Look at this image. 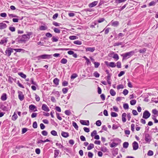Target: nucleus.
Instances as JSON below:
<instances>
[{
	"mask_svg": "<svg viewBox=\"0 0 158 158\" xmlns=\"http://www.w3.org/2000/svg\"><path fill=\"white\" fill-rule=\"evenodd\" d=\"M134 51H131L129 52L123 54L121 55L123 57V60L126 58H128L133 55L135 53Z\"/></svg>",
	"mask_w": 158,
	"mask_h": 158,
	"instance_id": "obj_1",
	"label": "nucleus"
},
{
	"mask_svg": "<svg viewBox=\"0 0 158 158\" xmlns=\"http://www.w3.org/2000/svg\"><path fill=\"white\" fill-rule=\"evenodd\" d=\"M31 32H29L27 35H22L21 39V41L22 42H26L30 38V36L31 35Z\"/></svg>",
	"mask_w": 158,
	"mask_h": 158,
	"instance_id": "obj_2",
	"label": "nucleus"
},
{
	"mask_svg": "<svg viewBox=\"0 0 158 158\" xmlns=\"http://www.w3.org/2000/svg\"><path fill=\"white\" fill-rule=\"evenodd\" d=\"M13 50L14 49L10 48L7 49L5 52L6 54L8 56H9L10 55L11 52H13Z\"/></svg>",
	"mask_w": 158,
	"mask_h": 158,
	"instance_id": "obj_3",
	"label": "nucleus"
},
{
	"mask_svg": "<svg viewBox=\"0 0 158 158\" xmlns=\"http://www.w3.org/2000/svg\"><path fill=\"white\" fill-rule=\"evenodd\" d=\"M38 57L42 59H50L52 58V55H43L38 56Z\"/></svg>",
	"mask_w": 158,
	"mask_h": 158,
	"instance_id": "obj_4",
	"label": "nucleus"
},
{
	"mask_svg": "<svg viewBox=\"0 0 158 158\" xmlns=\"http://www.w3.org/2000/svg\"><path fill=\"white\" fill-rule=\"evenodd\" d=\"M150 114L148 111L146 110L143 113V118L145 119H147L150 116Z\"/></svg>",
	"mask_w": 158,
	"mask_h": 158,
	"instance_id": "obj_5",
	"label": "nucleus"
},
{
	"mask_svg": "<svg viewBox=\"0 0 158 158\" xmlns=\"http://www.w3.org/2000/svg\"><path fill=\"white\" fill-rule=\"evenodd\" d=\"M18 93L19 94V98L20 101H23L24 98V96L23 94V92L21 91H18Z\"/></svg>",
	"mask_w": 158,
	"mask_h": 158,
	"instance_id": "obj_6",
	"label": "nucleus"
},
{
	"mask_svg": "<svg viewBox=\"0 0 158 158\" xmlns=\"http://www.w3.org/2000/svg\"><path fill=\"white\" fill-rule=\"evenodd\" d=\"M85 51L86 52L89 51L91 52H93L95 50L94 47H86L85 48Z\"/></svg>",
	"mask_w": 158,
	"mask_h": 158,
	"instance_id": "obj_7",
	"label": "nucleus"
},
{
	"mask_svg": "<svg viewBox=\"0 0 158 158\" xmlns=\"http://www.w3.org/2000/svg\"><path fill=\"white\" fill-rule=\"evenodd\" d=\"M132 145L133 149L134 150H135L138 149V144L136 142L134 141Z\"/></svg>",
	"mask_w": 158,
	"mask_h": 158,
	"instance_id": "obj_8",
	"label": "nucleus"
},
{
	"mask_svg": "<svg viewBox=\"0 0 158 158\" xmlns=\"http://www.w3.org/2000/svg\"><path fill=\"white\" fill-rule=\"evenodd\" d=\"M80 123L83 125L89 126V122L88 120L85 121L84 120H80Z\"/></svg>",
	"mask_w": 158,
	"mask_h": 158,
	"instance_id": "obj_9",
	"label": "nucleus"
},
{
	"mask_svg": "<svg viewBox=\"0 0 158 158\" xmlns=\"http://www.w3.org/2000/svg\"><path fill=\"white\" fill-rule=\"evenodd\" d=\"M98 3V1H94L89 4V7H93L95 6Z\"/></svg>",
	"mask_w": 158,
	"mask_h": 158,
	"instance_id": "obj_10",
	"label": "nucleus"
},
{
	"mask_svg": "<svg viewBox=\"0 0 158 158\" xmlns=\"http://www.w3.org/2000/svg\"><path fill=\"white\" fill-rule=\"evenodd\" d=\"M145 141L147 142H150L151 141V137L148 134H147L145 135Z\"/></svg>",
	"mask_w": 158,
	"mask_h": 158,
	"instance_id": "obj_11",
	"label": "nucleus"
},
{
	"mask_svg": "<svg viewBox=\"0 0 158 158\" xmlns=\"http://www.w3.org/2000/svg\"><path fill=\"white\" fill-rule=\"evenodd\" d=\"M126 115L127 114L126 113H123L122 114V120L123 123H125L126 121Z\"/></svg>",
	"mask_w": 158,
	"mask_h": 158,
	"instance_id": "obj_12",
	"label": "nucleus"
},
{
	"mask_svg": "<svg viewBox=\"0 0 158 158\" xmlns=\"http://www.w3.org/2000/svg\"><path fill=\"white\" fill-rule=\"evenodd\" d=\"M1 99L3 101H4L7 99V95L6 93H3L1 97Z\"/></svg>",
	"mask_w": 158,
	"mask_h": 158,
	"instance_id": "obj_13",
	"label": "nucleus"
},
{
	"mask_svg": "<svg viewBox=\"0 0 158 158\" xmlns=\"http://www.w3.org/2000/svg\"><path fill=\"white\" fill-rule=\"evenodd\" d=\"M61 135L64 137L67 138L69 136V134L68 132L62 131L61 133Z\"/></svg>",
	"mask_w": 158,
	"mask_h": 158,
	"instance_id": "obj_14",
	"label": "nucleus"
},
{
	"mask_svg": "<svg viewBox=\"0 0 158 158\" xmlns=\"http://www.w3.org/2000/svg\"><path fill=\"white\" fill-rule=\"evenodd\" d=\"M7 40L6 38H3L0 41V44H6L7 42Z\"/></svg>",
	"mask_w": 158,
	"mask_h": 158,
	"instance_id": "obj_15",
	"label": "nucleus"
},
{
	"mask_svg": "<svg viewBox=\"0 0 158 158\" xmlns=\"http://www.w3.org/2000/svg\"><path fill=\"white\" fill-rule=\"evenodd\" d=\"M112 25L114 27H117L119 24V23L118 21H113L111 22Z\"/></svg>",
	"mask_w": 158,
	"mask_h": 158,
	"instance_id": "obj_16",
	"label": "nucleus"
},
{
	"mask_svg": "<svg viewBox=\"0 0 158 158\" xmlns=\"http://www.w3.org/2000/svg\"><path fill=\"white\" fill-rule=\"evenodd\" d=\"M6 25L5 23H0V29H3L6 28Z\"/></svg>",
	"mask_w": 158,
	"mask_h": 158,
	"instance_id": "obj_17",
	"label": "nucleus"
},
{
	"mask_svg": "<svg viewBox=\"0 0 158 158\" xmlns=\"http://www.w3.org/2000/svg\"><path fill=\"white\" fill-rule=\"evenodd\" d=\"M14 50H15L16 52H25V50L23 49H14Z\"/></svg>",
	"mask_w": 158,
	"mask_h": 158,
	"instance_id": "obj_18",
	"label": "nucleus"
},
{
	"mask_svg": "<svg viewBox=\"0 0 158 158\" xmlns=\"http://www.w3.org/2000/svg\"><path fill=\"white\" fill-rule=\"evenodd\" d=\"M110 93L112 96H114L116 94V92L112 89L110 90Z\"/></svg>",
	"mask_w": 158,
	"mask_h": 158,
	"instance_id": "obj_19",
	"label": "nucleus"
},
{
	"mask_svg": "<svg viewBox=\"0 0 158 158\" xmlns=\"http://www.w3.org/2000/svg\"><path fill=\"white\" fill-rule=\"evenodd\" d=\"M59 37L53 36L52 38V40L53 42H56L58 41Z\"/></svg>",
	"mask_w": 158,
	"mask_h": 158,
	"instance_id": "obj_20",
	"label": "nucleus"
},
{
	"mask_svg": "<svg viewBox=\"0 0 158 158\" xmlns=\"http://www.w3.org/2000/svg\"><path fill=\"white\" fill-rule=\"evenodd\" d=\"M59 80L57 78H55L53 80V83L56 85H59Z\"/></svg>",
	"mask_w": 158,
	"mask_h": 158,
	"instance_id": "obj_21",
	"label": "nucleus"
},
{
	"mask_svg": "<svg viewBox=\"0 0 158 158\" xmlns=\"http://www.w3.org/2000/svg\"><path fill=\"white\" fill-rule=\"evenodd\" d=\"M152 112L156 116H158V110L157 109H153Z\"/></svg>",
	"mask_w": 158,
	"mask_h": 158,
	"instance_id": "obj_22",
	"label": "nucleus"
},
{
	"mask_svg": "<svg viewBox=\"0 0 158 158\" xmlns=\"http://www.w3.org/2000/svg\"><path fill=\"white\" fill-rule=\"evenodd\" d=\"M94 147V145L93 143H90L87 149L88 150H90Z\"/></svg>",
	"mask_w": 158,
	"mask_h": 158,
	"instance_id": "obj_23",
	"label": "nucleus"
},
{
	"mask_svg": "<svg viewBox=\"0 0 158 158\" xmlns=\"http://www.w3.org/2000/svg\"><path fill=\"white\" fill-rule=\"evenodd\" d=\"M109 66L112 68H114L116 66V65L114 62H110L109 63Z\"/></svg>",
	"mask_w": 158,
	"mask_h": 158,
	"instance_id": "obj_24",
	"label": "nucleus"
},
{
	"mask_svg": "<svg viewBox=\"0 0 158 158\" xmlns=\"http://www.w3.org/2000/svg\"><path fill=\"white\" fill-rule=\"evenodd\" d=\"M67 60L65 58H63L60 61V63L62 64H65L67 62Z\"/></svg>",
	"mask_w": 158,
	"mask_h": 158,
	"instance_id": "obj_25",
	"label": "nucleus"
},
{
	"mask_svg": "<svg viewBox=\"0 0 158 158\" xmlns=\"http://www.w3.org/2000/svg\"><path fill=\"white\" fill-rule=\"evenodd\" d=\"M73 43L75 44L78 45H81L82 44V42L80 41L77 40L74 41L73 42Z\"/></svg>",
	"mask_w": 158,
	"mask_h": 158,
	"instance_id": "obj_26",
	"label": "nucleus"
},
{
	"mask_svg": "<svg viewBox=\"0 0 158 158\" xmlns=\"http://www.w3.org/2000/svg\"><path fill=\"white\" fill-rule=\"evenodd\" d=\"M18 74L20 76H21L23 78H25L26 77V75L23 74V73L22 72L19 73Z\"/></svg>",
	"mask_w": 158,
	"mask_h": 158,
	"instance_id": "obj_27",
	"label": "nucleus"
},
{
	"mask_svg": "<svg viewBox=\"0 0 158 158\" xmlns=\"http://www.w3.org/2000/svg\"><path fill=\"white\" fill-rule=\"evenodd\" d=\"M52 94L55 95L56 97H59L60 96V94L59 92L58 91H53Z\"/></svg>",
	"mask_w": 158,
	"mask_h": 158,
	"instance_id": "obj_28",
	"label": "nucleus"
},
{
	"mask_svg": "<svg viewBox=\"0 0 158 158\" xmlns=\"http://www.w3.org/2000/svg\"><path fill=\"white\" fill-rule=\"evenodd\" d=\"M113 58L115 59L116 60H117L119 59V56L118 55L116 54H114V55L113 56Z\"/></svg>",
	"mask_w": 158,
	"mask_h": 158,
	"instance_id": "obj_29",
	"label": "nucleus"
},
{
	"mask_svg": "<svg viewBox=\"0 0 158 158\" xmlns=\"http://www.w3.org/2000/svg\"><path fill=\"white\" fill-rule=\"evenodd\" d=\"M129 143L127 142H125L123 143V147L124 148H127L128 146Z\"/></svg>",
	"mask_w": 158,
	"mask_h": 158,
	"instance_id": "obj_30",
	"label": "nucleus"
},
{
	"mask_svg": "<svg viewBox=\"0 0 158 158\" xmlns=\"http://www.w3.org/2000/svg\"><path fill=\"white\" fill-rule=\"evenodd\" d=\"M127 0H115V2L117 3H120L122 2H124L126 1Z\"/></svg>",
	"mask_w": 158,
	"mask_h": 158,
	"instance_id": "obj_31",
	"label": "nucleus"
},
{
	"mask_svg": "<svg viewBox=\"0 0 158 158\" xmlns=\"http://www.w3.org/2000/svg\"><path fill=\"white\" fill-rule=\"evenodd\" d=\"M69 39L71 40H74L78 39V37L76 36L72 35L69 37Z\"/></svg>",
	"mask_w": 158,
	"mask_h": 158,
	"instance_id": "obj_32",
	"label": "nucleus"
},
{
	"mask_svg": "<svg viewBox=\"0 0 158 158\" xmlns=\"http://www.w3.org/2000/svg\"><path fill=\"white\" fill-rule=\"evenodd\" d=\"M54 31L56 33H60V29L57 28H54Z\"/></svg>",
	"mask_w": 158,
	"mask_h": 158,
	"instance_id": "obj_33",
	"label": "nucleus"
},
{
	"mask_svg": "<svg viewBox=\"0 0 158 158\" xmlns=\"http://www.w3.org/2000/svg\"><path fill=\"white\" fill-rule=\"evenodd\" d=\"M54 157L56 158L58 156L59 154V151L57 150L54 151Z\"/></svg>",
	"mask_w": 158,
	"mask_h": 158,
	"instance_id": "obj_34",
	"label": "nucleus"
},
{
	"mask_svg": "<svg viewBox=\"0 0 158 158\" xmlns=\"http://www.w3.org/2000/svg\"><path fill=\"white\" fill-rule=\"evenodd\" d=\"M110 75H108L107 77V81L108 84L110 85L111 84V82L110 81Z\"/></svg>",
	"mask_w": 158,
	"mask_h": 158,
	"instance_id": "obj_35",
	"label": "nucleus"
},
{
	"mask_svg": "<svg viewBox=\"0 0 158 158\" xmlns=\"http://www.w3.org/2000/svg\"><path fill=\"white\" fill-rule=\"evenodd\" d=\"M124 88V86L122 84H120L118 85L117 86V89L119 90L120 89H123Z\"/></svg>",
	"mask_w": 158,
	"mask_h": 158,
	"instance_id": "obj_36",
	"label": "nucleus"
},
{
	"mask_svg": "<svg viewBox=\"0 0 158 158\" xmlns=\"http://www.w3.org/2000/svg\"><path fill=\"white\" fill-rule=\"evenodd\" d=\"M51 134L54 135L56 136L57 135V132L54 130H52L51 132Z\"/></svg>",
	"mask_w": 158,
	"mask_h": 158,
	"instance_id": "obj_37",
	"label": "nucleus"
},
{
	"mask_svg": "<svg viewBox=\"0 0 158 158\" xmlns=\"http://www.w3.org/2000/svg\"><path fill=\"white\" fill-rule=\"evenodd\" d=\"M94 67L95 68H98L100 64L99 63L96 62H94Z\"/></svg>",
	"mask_w": 158,
	"mask_h": 158,
	"instance_id": "obj_38",
	"label": "nucleus"
},
{
	"mask_svg": "<svg viewBox=\"0 0 158 158\" xmlns=\"http://www.w3.org/2000/svg\"><path fill=\"white\" fill-rule=\"evenodd\" d=\"M17 118V116L16 114L14 113V115L12 116V119L13 120H15Z\"/></svg>",
	"mask_w": 158,
	"mask_h": 158,
	"instance_id": "obj_39",
	"label": "nucleus"
},
{
	"mask_svg": "<svg viewBox=\"0 0 158 158\" xmlns=\"http://www.w3.org/2000/svg\"><path fill=\"white\" fill-rule=\"evenodd\" d=\"M77 77V75L76 73H74L73 74L71 77V79H74Z\"/></svg>",
	"mask_w": 158,
	"mask_h": 158,
	"instance_id": "obj_40",
	"label": "nucleus"
},
{
	"mask_svg": "<svg viewBox=\"0 0 158 158\" xmlns=\"http://www.w3.org/2000/svg\"><path fill=\"white\" fill-rule=\"evenodd\" d=\"M111 115L113 117H116L118 116V114L114 112H112Z\"/></svg>",
	"mask_w": 158,
	"mask_h": 158,
	"instance_id": "obj_41",
	"label": "nucleus"
},
{
	"mask_svg": "<svg viewBox=\"0 0 158 158\" xmlns=\"http://www.w3.org/2000/svg\"><path fill=\"white\" fill-rule=\"evenodd\" d=\"M73 125L76 129H78V126H77V123L75 122H73Z\"/></svg>",
	"mask_w": 158,
	"mask_h": 158,
	"instance_id": "obj_42",
	"label": "nucleus"
},
{
	"mask_svg": "<svg viewBox=\"0 0 158 158\" xmlns=\"http://www.w3.org/2000/svg\"><path fill=\"white\" fill-rule=\"evenodd\" d=\"M65 114L67 115H69L71 114V112L69 110H67L65 111Z\"/></svg>",
	"mask_w": 158,
	"mask_h": 158,
	"instance_id": "obj_43",
	"label": "nucleus"
},
{
	"mask_svg": "<svg viewBox=\"0 0 158 158\" xmlns=\"http://www.w3.org/2000/svg\"><path fill=\"white\" fill-rule=\"evenodd\" d=\"M68 90V89L67 88H64L62 89V91L64 94H66Z\"/></svg>",
	"mask_w": 158,
	"mask_h": 158,
	"instance_id": "obj_44",
	"label": "nucleus"
},
{
	"mask_svg": "<svg viewBox=\"0 0 158 158\" xmlns=\"http://www.w3.org/2000/svg\"><path fill=\"white\" fill-rule=\"evenodd\" d=\"M123 44L122 42H117L114 43V46H118L119 45H121Z\"/></svg>",
	"mask_w": 158,
	"mask_h": 158,
	"instance_id": "obj_45",
	"label": "nucleus"
},
{
	"mask_svg": "<svg viewBox=\"0 0 158 158\" xmlns=\"http://www.w3.org/2000/svg\"><path fill=\"white\" fill-rule=\"evenodd\" d=\"M136 101L135 100H132L130 102V104L132 105H134L135 104Z\"/></svg>",
	"mask_w": 158,
	"mask_h": 158,
	"instance_id": "obj_46",
	"label": "nucleus"
},
{
	"mask_svg": "<svg viewBox=\"0 0 158 158\" xmlns=\"http://www.w3.org/2000/svg\"><path fill=\"white\" fill-rule=\"evenodd\" d=\"M31 81V83L32 84L34 85H35L37 86V84L34 81V79L33 78H31L30 79Z\"/></svg>",
	"mask_w": 158,
	"mask_h": 158,
	"instance_id": "obj_47",
	"label": "nucleus"
},
{
	"mask_svg": "<svg viewBox=\"0 0 158 158\" xmlns=\"http://www.w3.org/2000/svg\"><path fill=\"white\" fill-rule=\"evenodd\" d=\"M94 75L96 77H98L100 75L97 72H95L94 73Z\"/></svg>",
	"mask_w": 158,
	"mask_h": 158,
	"instance_id": "obj_48",
	"label": "nucleus"
},
{
	"mask_svg": "<svg viewBox=\"0 0 158 158\" xmlns=\"http://www.w3.org/2000/svg\"><path fill=\"white\" fill-rule=\"evenodd\" d=\"M105 20V19L104 18H100L98 19V23H101L103 22Z\"/></svg>",
	"mask_w": 158,
	"mask_h": 158,
	"instance_id": "obj_49",
	"label": "nucleus"
},
{
	"mask_svg": "<svg viewBox=\"0 0 158 158\" xmlns=\"http://www.w3.org/2000/svg\"><path fill=\"white\" fill-rule=\"evenodd\" d=\"M68 82L65 81H64L62 82V85L63 86H66L68 85Z\"/></svg>",
	"mask_w": 158,
	"mask_h": 158,
	"instance_id": "obj_50",
	"label": "nucleus"
},
{
	"mask_svg": "<svg viewBox=\"0 0 158 158\" xmlns=\"http://www.w3.org/2000/svg\"><path fill=\"white\" fill-rule=\"evenodd\" d=\"M156 4V2L154 1H152L149 4V6H154Z\"/></svg>",
	"mask_w": 158,
	"mask_h": 158,
	"instance_id": "obj_51",
	"label": "nucleus"
},
{
	"mask_svg": "<svg viewBox=\"0 0 158 158\" xmlns=\"http://www.w3.org/2000/svg\"><path fill=\"white\" fill-rule=\"evenodd\" d=\"M9 29L12 32H14L15 31V28L13 27H9Z\"/></svg>",
	"mask_w": 158,
	"mask_h": 158,
	"instance_id": "obj_52",
	"label": "nucleus"
},
{
	"mask_svg": "<svg viewBox=\"0 0 158 158\" xmlns=\"http://www.w3.org/2000/svg\"><path fill=\"white\" fill-rule=\"evenodd\" d=\"M53 24L56 27H59L61 24L59 23H58L56 22H54L53 23Z\"/></svg>",
	"mask_w": 158,
	"mask_h": 158,
	"instance_id": "obj_53",
	"label": "nucleus"
},
{
	"mask_svg": "<svg viewBox=\"0 0 158 158\" xmlns=\"http://www.w3.org/2000/svg\"><path fill=\"white\" fill-rule=\"evenodd\" d=\"M128 91L127 89H125L123 91V94L125 96L128 94Z\"/></svg>",
	"mask_w": 158,
	"mask_h": 158,
	"instance_id": "obj_54",
	"label": "nucleus"
},
{
	"mask_svg": "<svg viewBox=\"0 0 158 158\" xmlns=\"http://www.w3.org/2000/svg\"><path fill=\"white\" fill-rule=\"evenodd\" d=\"M97 134V131L96 130L94 131L91 133V135L92 137H93Z\"/></svg>",
	"mask_w": 158,
	"mask_h": 158,
	"instance_id": "obj_55",
	"label": "nucleus"
},
{
	"mask_svg": "<svg viewBox=\"0 0 158 158\" xmlns=\"http://www.w3.org/2000/svg\"><path fill=\"white\" fill-rule=\"evenodd\" d=\"M33 127L34 128H36L37 127V124L36 122H35L33 124Z\"/></svg>",
	"mask_w": 158,
	"mask_h": 158,
	"instance_id": "obj_56",
	"label": "nucleus"
},
{
	"mask_svg": "<svg viewBox=\"0 0 158 158\" xmlns=\"http://www.w3.org/2000/svg\"><path fill=\"white\" fill-rule=\"evenodd\" d=\"M96 124L97 126H101V122L100 120H98L96 121Z\"/></svg>",
	"mask_w": 158,
	"mask_h": 158,
	"instance_id": "obj_57",
	"label": "nucleus"
},
{
	"mask_svg": "<svg viewBox=\"0 0 158 158\" xmlns=\"http://www.w3.org/2000/svg\"><path fill=\"white\" fill-rule=\"evenodd\" d=\"M117 145V144L113 142L110 144V147L111 148H113L116 147Z\"/></svg>",
	"mask_w": 158,
	"mask_h": 158,
	"instance_id": "obj_58",
	"label": "nucleus"
},
{
	"mask_svg": "<svg viewBox=\"0 0 158 158\" xmlns=\"http://www.w3.org/2000/svg\"><path fill=\"white\" fill-rule=\"evenodd\" d=\"M153 152L151 150H149L148 151V155L149 156H151L153 155Z\"/></svg>",
	"mask_w": 158,
	"mask_h": 158,
	"instance_id": "obj_59",
	"label": "nucleus"
},
{
	"mask_svg": "<svg viewBox=\"0 0 158 158\" xmlns=\"http://www.w3.org/2000/svg\"><path fill=\"white\" fill-rule=\"evenodd\" d=\"M123 107L124 109H128L129 106L127 103H125L123 105Z\"/></svg>",
	"mask_w": 158,
	"mask_h": 158,
	"instance_id": "obj_60",
	"label": "nucleus"
},
{
	"mask_svg": "<svg viewBox=\"0 0 158 158\" xmlns=\"http://www.w3.org/2000/svg\"><path fill=\"white\" fill-rule=\"evenodd\" d=\"M42 134L43 135L46 136L48 135V132L47 131H43L42 132Z\"/></svg>",
	"mask_w": 158,
	"mask_h": 158,
	"instance_id": "obj_61",
	"label": "nucleus"
},
{
	"mask_svg": "<svg viewBox=\"0 0 158 158\" xmlns=\"http://www.w3.org/2000/svg\"><path fill=\"white\" fill-rule=\"evenodd\" d=\"M17 84L18 85V86L20 87L21 88H24V87L23 86V85H22V84H21L19 81H18V82L17 83Z\"/></svg>",
	"mask_w": 158,
	"mask_h": 158,
	"instance_id": "obj_62",
	"label": "nucleus"
},
{
	"mask_svg": "<svg viewBox=\"0 0 158 158\" xmlns=\"http://www.w3.org/2000/svg\"><path fill=\"white\" fill-rule=\"evenodd\" d=\"M46 36L48 37H51L52 36V35L49 32H48L46 34Z\"/></svg>",
	"mask_w": 158,
	"mask_h": 158,
	"instance_id": "obj_63",
	"label": "nucleus"
},
{
	"mask_svg": "<svg viewBox=\"0 0 158 158\" xmlns=\"http://www.w3.org/2000/svg\"><path fill=\"white\" fill-rule=\"evenodd\" d=\"M125 73V72L124 71H121L118 74V76L120 77L123 75Z\"/></svg>",
	"mask_w": 158,
	"mask_h": 158,
	"instance_id": "obj_64",
	"label": "nucleus"
}]
</instances>
